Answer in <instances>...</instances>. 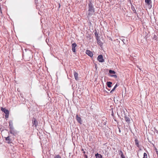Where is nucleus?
Listing matches in <instances>:
<instances>
[{
  "mask_svg": "<svg viewBox=\"0 0 158 158\" xmlns=\"http://www.w3.org/2000/svg\"><path fill=\"white\" fill-rule=\"evenodd\" d=\"M81 150L83 152V153H84V154L87 153L88 154V151H87V152H86L85 151H84V150L83 148H81Z\"/></svg>",
  "mask_w": 158,
  "mask_h": 158,
  "instance_id": "obj_25",
  "label": "nucleus"
},
{
  "mask_svg": "<svg viewBox=\"0 0 158 158\" xmlns=\"http://www.w3.org/2000/svg\"><path fill=\"white\" fill-rule=\"evenodd\" d=\"M94 2L92 0H89V2L88 3V13L87 14L88 18L89 17L94 14L95 9L93 5Z\"/></svg>",
  "mask_w": 158,
  "mask_h": 158,
  "instance_id": "obj_1",
  "label": "nucleus"
},
{
  "mask_svg": "<svg viewBox=\"0 0 158 158\" xmlns=\"http://www.w3.org/2000/svg\"><path fill=\"white\" fill-rule=\"evenodd\" d=\"M54 158H61V157L59 155H56Z\"/></svg>",
  "mask_w": 158,
  "mask_h": 158,
  "instance_id": "obj_26",
  "label": "nucleus"
},
{
  "mask_svg": "<svg viewBox=\"0 0 158 158\" xmlns=\"http://www.w3.org/2000/svg\"><path fill=\"white\" fill-rule=\"evenodd\" d=\"M94 35L97 39H98V35L96 30H95V32H94Z\"/></svg>",
  "mask_w": 158,
  "mask_h": 158,
  "instance_id": "obj_20",
  "label": "nucleus"
},
{
  "mask_svg": "<svg viewBox=\"0 0 158 158\" xmlns=\"http://www.w3.org/2000/svg\"><path fill=\"white\" fill-rule=\"evenodd\" d=\"M32 126H34L35 127H36L38 124V122L35 118H33L32 120Z\"/></svg>",
  "mask_w": 158,
  "mask_h": 158,
  "instance_id": "obj_3",
  "label": "nucleus"
},
{
  "mask_svg": "<svg viewBox=\"0 0 158 158\" xmlns=\"http://www.w3.org/2000/svg\"><path fill=\"white\" fill-rule=\"evenodd\" d=\"M97 40H98V41H97L98 44L100 46H102V45L103 44L102 42L100 40H98V39H97Z\"/></svg>",
  "mask_w": 158,
  "mask_h": 158,
  "instance_id": "obj_18",
  "label": "nucleus"
},
{
  "mask_svg": "<svg viewBox=\"0 0 158 158\" xmlns=\"http://www.w3.org/2000/svg\"><path fill=\"white\" fill-rule=\"evenodd\" d=\"M97 68V65H96L95 66V68Z\"/></svg>",
  "mask_w": 158,
  "mask_h": 158,
  "instance_id": "obj_39",
  "label": "nucleus"
},
{
  "mask_svg": "<svg viewBox=\"0 0 158 158\" xmlns=\"http://www.w3.org/2000/svg\"><path fill=\"white\" fill-rule=\"evenodd\" d=\"M118 154L120 156L121 155H122L123 154V153L121 150H118Z\"/></svg>",
  "mask_w": 158,
  "mask_h": 158,
  "instance_id": "obj_23",
  "label": "nucleus"
},
{
  "mask_svg": "<svg viewBox=\"0 0 158 158\" xmlns=\"http://www.w3.org/2000/svg\"><path fill=\"white\" fill-rule=\"evenodd\" d=\"M9 126L10 128H12L14 127L13 126V123L12 121H9Z\"/></svg>",
  "mask_w": 158,
  "mask_h": 158,
  "instance_id": "obj_16",
  "label": "nucleus"
},
{
  "mask_svg": "<svg viewBox=\"0 0 158 158\" xmlns=\"http://www.w3.org/2000/svg\"><path fill=\"white\" fill-rule=\"evenodd\" d=\"M5 140L6 141H11V139L10 138L9 136H8L7 137H5Z\"/></svg>",
  "mask_w": 158,
  "mask_h": 158,
  "instance_id": "obj_19",
  "label": "nucleus"
},
{
  "mask_svg": "<svg viewBox=\"0 0 158 158\" xmlns=\"http://www.w3.org/2000/svg\"><path fill=\"white\" fill-rule=\"evenodd\" d=\"M77 46V44L75 43L72 44V51L73 52H76L75 48Z\"/></svg>",
  "mask_w": 158,
  "mask_h": 158,
  "instance_id": "obj_6",
  "label": "nucleus"
},
{
  "mask_svg": "<svg viewBox=\"0 0 158 158\" xmlns=\"http://www.w3.org/2000/svg\"><path fill=\"white\" fill-rule=\"evenodd\" d=\"M145 1L146 4L149 6L150 8L152 7V2L151 0H145Z\"/></svg>",
  "mask_w": 158,
  "mask_h": 158,
  "instance_id": "obj_7",
  "label": "nucleus"
},
{
  "mask_svg": "<svg viewBox=\"0 0 158 158\" xmlns=\"http://www.w3.org/2000/svg\"><path fill=\"white\" fill-rule=\"evenodd\" d=\"M83 157H84L85 158H88L87 155L85 154H84Z\"/></svg>",
  "mask_w": 158,
  "mask_h": 158,
  "instance_id": "obj_28",
  "label": "nucleus"
},
{
  "mask_svg": "<svg viewBox=\"0 0 158 158\" xmlns=\"http://www.w3.org/2000/svg\"><path fill=\"white\" fill-rule=\"evenodd\" d=\"M155 131H156V133L158 134V131L156 130Z\"/></svg>",
  "mask_w": 158,
  "mask_h": 158,
  "instance_id": "obj_37",
  "label": "nucleus"
},
{
  "mask_svg": "<svg viewBox=\"0 0 158 158\" xmlns=\"http://www.w3.org/2000/svg\"><path fill=\"white\" fill-rule=\"evenodd\" d=\"M11 141H7L6 142L7 143H12V142Z\"/></svg>",
  "mask_w": 158,
  "mask_h": 158,
  "instance_id": "obj_32",
  "label": "nucleus"
},
{
  "mask_svg": "<svg viewBox=\"0 0 158 158\" xmlns=\"http://www.w3.org/2000/svg\"><path fill=\"white\" fill-rule=\"evenodd\" d=\"M10 131H9L10 134H12L15 135V134L17 133L16 131L15 130L14 127L11 128H10Z\"/></svg>",
  "mask_w": 158,
  "mask_h": 158,
  "instance_id": "obj_8",
  "label": "nucleus"
},
{
  "mask_svg": "<svg viewBox=\"0 0 158 158\" xmlns=\"http://www.w3.org/2000/svg\"><path fill=\"white\" fill-rule=\"evenodd\" d=\"M143 158H147V155L146 153H144L143 154Z\"/></svg>",
  "mask_w": 158,
  "mask_h": 158,
  "instance_id": "obj_27",
  "label": "nucleus"
},
{
  "mask_svg": "<svg viewBox=\"0 0 158 158\" xmlns=\"http://www.w3.org/2000/svg\"><path fill=\"white\" fill-rule=\"evenodd\" d=\"M131 6L132 10L133 11L134 13L136 14L137 17H138V14L137 13L134 7L132 5H131Z\"/></svg>",
  "mask_w": 158,
  "mask_h": 158,
  "instance_id": "obj_12",
  "label": "nucleus"
},
{
  "mask_svg": "<svg viewBox=\"0 0 158 158\" xmlns=\"http://www.w3.org/2000/svg\"><path fill=\"white\" fill-rule=\"evenodd\" d=\"M109 73L110 74H115L116 73L115 71H114V70H109Z\"/></svg>",
  "mask_w": 158,
  "mask_h": 158,
  "instance_id": "obj_21",
  "label": "nucleus"
},
{
  "mask_svg": "<svg viewBox=\"0 0 158 158\" xmlns=\"http://www.w3.org/2000/svg\"><path fill=\"white\" fill-rule=\"evenodd\" d=\"M76 118L77 122L80 124H81L82 123V121L81 118L79 117L78 114H77L76 116Z\"/></svg>",
  "mask_w": 158,
  "mask_h": 158,
  "instance_id": "obj_5",
  "label": "nucleus"
},
{
  "mask_svg": "<svg viewBox=\"0 0 158 158\" xmlns=\"http://www.w3.org/2000/svg\"><path fill=\"white\" fill-rule=\"evenodd\" d=\"M1 110L2 111L4 112L5 114V117L6 119L8 118L9 115V111L8 110L6 109L5 108H2Z\"/></svg>",
  "mask_w": 158,
  "mask_h": 158,
  "instance_id": "obj_2",
  "label": "nucleus"
},
{
  "mask_svg": "<svg viewBox=\"0 0 158 158\" xmlns=\"http://www.w3.org/2000/svg\"><path fill=\"white\" fill-rule=\"evenodd\" d=\"M120 156L121 158H126L123 154L122 155H121Z\"/></svg>",
  "mask_w": 158,
  "mask_h": 158,
  "instance_id": "obj_30",
  "label": "nucleus"
},
{
  "mask_svg": "<svg viewBox=\"0 0 158 158\" xmlns=\"http://www.w3.org/2000/svg\"><path fill=\"white\" fill-rule=\"evenodd\" d=\"M73 74L75 80L77 81L78 80V73H77L74 70Z\"/></svg>",
  "mask_w": 158,
  "mask_h": 158,
  "instance_id": "obj_10",
  "label": "nucleus"
},
{
  "mask_svg": "<svg viewBox=\"0 0 158 158\" xmlns=\"http://www.w3.org/2000/svg\"><path fill=\"white\" fill-rule=\"evenodd\" d=\"M135 145H136L138 148H139L140 146L139 145V142L138 140L137 139H135Z\"/></svg>",
  "mask_w": 158,
  "mask_h": 158,
  "instance_id": "obj_15",
  "label": "nucleus"
},
{
  "mask_svg": "<svg viewBox=\"0 0 158 158\" xmlns=\"http://www.w3.org/2000/svg\"><path fill=\"white\" fill-rule=\"evenodd\" d=\"M95 156L96 158H102V155L97 153L95 154Z\"/></svg>",
  "mask_w": 158,
  "mask_h": 158,
  "instance_id": "obj_13",
  "label": "nucleus"
},
{
  "mask_svg": "<svg viewBox=\"0 0 158 158\" xmlns=\"http://www.w3.org/2000/svg\"><path fill=\"white\" fill-rule=\"evenodd\" d=\"M110 76L111 77H114L115 78H116L117 77V76L116 75H110Z\"/></svg>",
  "mask_w": 158,
  "mask_h": 158,
  "instance_id": "obj_24",
  "label": "nucleus"
},
{
  "mask_svg": "<svg viewBox=\"0 0 158 158\" xmlns=\"http://www.w3.org/2000/svg\"><path fill=\"white\" fill-rule=\"evenodd\" d=\"M105 92H106L107 93H108V92L107 91H106V90H105Z\"/></svg>",
  "mask_w": 158,
  "mask_h": 158,
  "instance_id": "obj_38",
  "label": "nucleus"
},
{
  "mask_svg": "<svg viewBox=\"0 0 158 158\" xmlns=\"http://www.w3.org/2000/svg\"><path fill=\"white\" fill-rule=\"evenodd\" d=\"M120 39L123 42L124 44H126V43H125V39L123 38V37H122L121 38H120Z\"/></svg>",
  "mask_w": 158,
  "mask_h": 158,
  "instance_id": "obj_22",
  "label": "nucleus"
},
{
  "mask_svg": "<svg viewBox=\"0 0 158 158\" xmlns=\"http://www.w3.org/2000/svg\"><path fill=\"white\" fill-rule=\"evenodd\" d=\"M107 121H106L103 123V124L104 125H106V124Z\"/></svg>",
  "mask_w": 158,
  "mask_h": 158,
  "instance_id": "obj_31",
  "label": "nucleus"
},
{
  "mask_svg": "<svg viewBox=\"0 0 158 158\" xmlns=\"http://www.w3.org/2000/svg\"><path fill=\"white\" fill-rule=\"evenodd\" d=\"M118 85L116 84L114 86V88L112 89V90L110 91V93H111L113 92V91H114V90L116 88V87L118 86Z\"/></svg>",
  "mask_w": 158,
  "mask_h": 158,
  "instance_id": "obj_17",
  "label": "nucleus"
},
{
  "mask_svg": "<svg viewBox=\"0 0 158 158\" xmlns=\"http://www.w3.org/2000/svg\"><path fill=\"white\" fill-rule=\"evenodd\" d=\"M48 41H49V39H48ZM46 43H48V39H47V38L46 39Z\"/></svg>",
  "mask_w": 158,
  "mask_h": 158,
  "instance_id": "obj_35",
  "label": "nucleus"
},
{
  "mask_svg": "<svg viewBox=\"0 0 158 158\" xmlns=\"http://www.w3.org/2000/svg\"><path fill=\"white\" fill-rule=\"evenodd\" d=\"M153 38H155V40H156L157 39V36L156 35H154L153 36Z\"/></svg>",
  "mask_w": 158,
  "mask_h": 158,
  "instance_id": "obj_29",
  "label": "nucleus"
},
{
  "mask_svg": "<svg viewBox=\"0 0 158 158\" xmlns=\"http://www.w3.org/2000/svg\"><path fill=\"white\" fill-rule=\"evenodd\" d=\"M156 153L157 154V156H158V151L157 150V149H156Z\"/></svg>",
  "mask_w": 158,
  "mask_h": 158,
  "instance_id": "obj_33",
  "label": "nucleus"
},
{
  "mask_svg": "<svg viewBox=\"0 0 158 158\" xmlns=\"http://www.w3.org/2000/svg\"><path fill=\"white\" fill-rule=\"evenodd\" d=\"M112 82L111 81H108L106 82V85L108 87L110 88L111 87V85H112Z\"/></svg>",
  "mask_w": 158,
  "mask_h": 158,
  "instance_id": "obj_14",
  "label": "nucleus"
},
{
  "mask_svg": "<svg viewBox=\"0 0 158 158\" xmlns=\"http://www.w3.org/2000/svg\"><path fill=\"white\" fill-rule=\"evenodd\" d=\"M124 118L125 121L127 123H129L131 121L130 119V118L128 117L127 115L125 114Z\"/></svg>",
  "mask_w": 158,
  "mask_h": 158,
  "instance_id": "obj_9",
  "label": "nucleus"
},
{
  "mask_svg": "<svg viewBox=\"0 0 158 158\" xmlns=\"http://www.w3.org/2000/svg\"><path fill=\"white\" fill-rule=\"evenodd\" d=\"M97 60L100 62H103L104 61L103 56L102 55H99L98 56L97 58Z\"/></svg>",
  "mask_w": 158,
  "mask_h": 158,
  "instance_id": "obj_4",
  "label": "nucleus"
},
{
  "mask_svg": "<svg viewBox=\"0 0 158 158\" xmlns=\"http://www.w3.org/2000/svg\"><path fill=\"white\" fill-rule=\"evenodd\" d=\"M85 53L90 57H92L93 56V54L92 52L89 50H86Z\"/></svg>",
  "mask_w": 158,
  "mask_h": 158,
  "instance_id": "obj_11",
  "label": "nucleus"
},
{
  "mask_svg": "<svg viewBox=\"0 0 158 158\" xmlns=\"http://www.w3.org/2000/svg\"><path fill=\"white\" fill-rule=\"evenodd\" d=\"M118 129L119 132V133H120L121 132V130H120V128L118 127Z\"/></svg>",
  "mask_w": 158,
  "mask_h": 158,
  "instance_id": "obj_34",
  "label": "nucleus"
},
{
  "mask_svg": "<svg viewBox=\"0 0 158 158\" xmlns=\"http://www.w3.org/2000/svg\"><path fill=\"white\" fill-rule=\"evenodd\" d=\"M111 115H114V112H113V110H112V111Z\"/></svg>",
  "mask_w": 158,
  "mask_h": 158,
  "instance_id": "obj_36",
  "label": "nucleus"
}]
</instances>
